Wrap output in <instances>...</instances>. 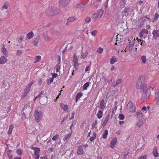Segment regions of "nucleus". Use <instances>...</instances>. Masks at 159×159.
Instances as JSON below:
<instances>
[{
	"instance_id": "1",
	"label": "nucleus",
	"mask_w": 159,
	"mask_h": 159,
	"mask_svg": "<svg viewBox=\"0 0 159 159\" xmlns=\"http://www.w3.org/2000/svg\"><path fill=\"white\" fill-rule=\"evenodd\" d=\"M145 80V76L141 75L139 77L138 81L136 84L137 88L142 90L140 92L142 94V99H143L148 98L150 95L151 90H153L151 86L144 84Z\"/></svg>"
},
{
	"instance_id": "2",
	"label": "nucleus",
	"mask_w": 159,
	"mask_h": 159,
	"mask_svg": "<svg viewBox=\"0 0 159 159\" xmlns=\"http://www.w3.org/2000/svg\"><path fill=\"white\" fill-rule=\"evenodd\" d=\"M127 111L128 112H134L136 111L134 104L132 102L129 101L127 105Z\"/></svg>"
},
{
	"instance_id": "3",
	"label": "nucleus",
	"mask_w": 159,
	"mask_h": 159,
	"mask_svg": "<svg viewBox=\"0 0 159 159\" xmlns=\"http://www.w3.org/2000/svg\"><path fill=\"white\" fill-rule=\"evenodd\" d=\"M43 113L41 111H39L36 110L34 113V116L35 120L37 122H39V120L42 118Z\"/></svg>"
},
{
	"instance_id": "4",
	"label": "nucleus",
	"mask_w": 159,
	"mask_h": 159,
	"mask_svg": "<svg viewBox=\"0 0 159 159\" xmlns=\"http://www.w3.org/2000/svg\"><path fill=\"white\" fill-rule=\"evenodd\" d=\"M103 11H97V12L94 13L93 14V18L96 19L100 17L103 12Z\"/></svg>"
},
{
	"instance_id": "5",
	"label": "nucleus",
	"mask_w": 159,
	"mask_h": 159,
	"mask_svg": "<svg viewBox=\"0 0 159 159\" xmlns=\"http://www.w3.org/2000/svg\"><path fill=\"white\" fill-rule=\"evenodd\" d=\"M70 0H60L59 4L61 7H66L70 2Z\"/></svg>"
},
{
	"instance_id": "6",
	"label": "nucleus",
	"mask_w": 159,
	"mask_h": 159,
	"mask_svg": "<svg viewBox=\"0 0 159 159\" xmlns=\"http://www.w3.org/2000/svg\"><path fill=\"white\" fill-rule=\"evenodd\" d=\"M46 13H47L49 16H52L57 15L59 13V11H46Z\"/></svg>"
},
{
	"instance_id": "7",
	"label": "nucleus",
	"mask_w": 159,
	"mask_h": 159,
	"mask_svg": "<svg viewBox=\"0 0 159 159\" xmlns=\"http://www.w3.org/2000/svg\"><path fill=\"white\" fill-rule=\"evenodd\" d=\"M121 83L122 79L117 77L116 82L113 81L111 84V86L113 87H115L118 84H121Z\"/></svg>"
},
{
	"instance_id": "8",
	"label": "nucleus",
	"mask_w": 159,
	"mask_h": 159,
	"mask_svg": "<svg viewBox=\"0 0 159 159\" xmlns=\"http://www.w3.org/2000/svg\"><path fill=\"white\" fill-rule=\"evenodd\" d=\"M85 7V4L82 2H79L76 5V7H75V8L78 9H84Z\"/></svg>"
},
{
	"instance_id": "9",
	"label": "nucleus",
	"mask_w": 159,
	"mask_h": 159,
	"mask_svg": "<svg viewBox=\"0 0 159 159\" xmlns=\"http://www.w3.org/2000/svg\"><path fill=\"white\" fill-rule=\"evenodd\" d=\"M117 138L116 137L113 138L110 143V147L112 148H114L117 143Z\"/></svg>"
},
{
	"instance_id": "10",
	"label": "nucleus",
	"mask_w": 159,
	"mask_h": 159,
	"mask_svg": "<svg viewBox=\"0 0 159 159\" xmlns=\"http://www.w3.org/2000/svg\"><path fill=\"white\" fill-rule=\"evenodd\" d=\"M77 154L79 155H82L84 153L83 146L82 145H80L78 147L77 149Z\"/></svg>"
},
{
	"instance_id": "11",
	"label": "nucleus",
	"mask_w": 159,
	"mask_h": 159,
	"mask_svg": "<svg viewBox=\"0 0 159 159\" xmlns=\"http://www.w3.org/2000/svg\"><path fill=\"white\" fill-rule=\"evenodd\" d=\"M78 59L77 58V56L75 54H74L73 55V61L74 63V66L76 68L78 66Z\"/></svg>"
},
{
	"instance_id": "12",
	"label": "nucleus",
	"mask_w": 159,
	"mask_h": 159,
	"mask_svg": "<svg viewBox=\"0 0 159 159\" xmlns=\"http://www.w3.org/2000/svg\"><path fill=\"white\" fill-rule=\"evenodd\" d=\"M154 101L157 105H159V92H155Z\"/></svg>"
},
{
	"instance_id": "13",
	"label": "nucleus",
	"mask_w": 159,
	"mask_h": 159,
	"mask_svg": "<svg viewBox=\"0 0 159 159\" xmlns=\"http://www.w3.org/2000/svg\"><path fill=\"white\" fill-rule=\"evenodd\" d=\"M152 34L153 35V38L156 39L157 37H159V30H154L153 31Z\"/></svg>"
},
{
	"instance_id": "14",
	"label": "nucleus",
	"mask_w": 159,
	"mask_h": 159,
	"mask_svg": "<svg viewBox=\"0 0 159 159\" xmlns=\"http://www.w3.org/2000/svg\"><path fill=\"white\" fill-rule=\"evenodd\" d=\"M106 107V103L105 102L104 100L102 99L100 102V105L98 107L102 110L104 109Z\"/></svg>"
},
{
	"instance_id": "15",
	"label": "nucleus",
	"mask_w": 159,
	"mask_h": 159,
	"mask_svg": "<svg viewBox=\"0 0 159 159\" xmlns=\"http://www.w3.org/2000/svg\"><path fill=\"white\" fill-rule=\"evenodd\" d=\"M76 20V18L74 17H69L67 20L66 25L68 26L70 22H72Z\"/></svg>"
},
{
	"instance_id": "16",
	"label": "nucleus",
	"mask_w": 159,
	"mask_h": 159,
	"mask_svg": "<svg viewBox=\"0 0 159 159\" xmlns=\"http://www.w3.org/2000/svg\"><path fill=\"white\" fill-rule=\"evenodd\" d=\"M101 2V0H95L93 1V3H92V2H91V4H93L96 8L98 7V5H99Z\"/></svg>"
},
{
	"instance_id": "17",
	"label": "nucleus",
	"mask_w": 159,
	"mask_h": 159,
	"mask_svg": "<svg viewBox=\"0 0 159 159\" xmlns=\"http://www.w3.org/2000/svg\"><path fill=\"white\" fill-rule=\"evenodd\" d=\"M148 33V31L147 29H144L141 30L140 32V37L141 38L143 37L144 34H147Z\"/></svg>"
},
{
	"instance_id": "18",
	"label": "nucleus",
	"mask_w": 159,
	"mask_h": 159,
	"mask_svg": "<svg viewBox=\"0 0 159 159\" xmlns=\"http://www.w3.org/2000/svg\"><path fill=\"white\" fill-rule=\"evenodd\" d=\"M40 39V36H37L34 39L33 42V44L34 46H37L39 42V40Z\"/></svg>"
},
{
	"instance_id": "19",
	"label": "nucleus",
	"mask_w": 159,
	"mask_h": 159,
	"mask_svg": "<svg viewBox=\"0 0 159 159\" xmlns=\"http://www.w3.org/2000/svg\"><path fill=\"white\" fill-rule=\"evenodd\" d=\"M7 61V59L4 56H2L0 58V64H3Z\"/></svg>"
},
{
	"instance_id": "20",
	"label": "nucleus",
	"mask_w": 159,
	"mask_h": 159,
	"mask_svg": "<svg viewBox=\"0 0 159 159\" xmlns=\"http://www.w3.org/2000/svg\"><path fill=\"white\" fill-rule=\"evenodd\" d=\"M1 52L6 57L8 56L7 51L5 48L4 46H3L1 49Z\"/></svg>"
},
{
	"instance_id": "21",
	"label": "nucleus",
	"mask_w": 159,
	"mask_h": 159,
	"mask_svg": "<svg viewBox=\"0 0 159 159\" xmlns=\"http://www.w3.org/2000/svg\"><path fill=\"white\" fill-rule=\"evenodd\" d=\"M32 149H33L34 150V154L36 155H39L40 150L39 148L37 147H32Z\"/></svg>"
},
{
	"instance_id": "22",
	"label": "nucleus",
	"mask_w": 159,
	"mask_h": 159,
	"mask_svg": "<svg viewBox=\"0 0 159 159\" xmlns=\"http://www.w3.org/2000/svg\"><path fill=\"white\" fill-rule=\"evenodd\" d=\"M139 21L141 25H144L146 21L144 17H142L140 18L139 20Z\"/></svg>"
},
{
	"instance_id": "23",
	"label": "nucleus",
	"mask_w": 159,
	"mask_h": 159,
	"mask_svg": "<svg viewBox=\"0 0 159 159\" xmlns=\"http://www.w3.org/2000/svg\"><path fill=\"white\" fill-rule=\"evenodd\" d=\"M83 95V94L82 93H77L76 97H75V102H77L78 100L81 98Z\"/></svg>"
},
{
	"instance_id": "24",
	"label": "nucleus",
	"mask_w": 159,
	"mask_h": 159,
	"mask_svg": "<svg viewBox=\"0 0 159 159\" xmlns=\"http://www.w3.org/2000/svg\"><path fill=\"white\" fill-rule=\"evenodd\" d=\"M153 153L155 157H157L159 156V153L157 152V149L156 147L154 148Z\"/></svg>"
},
{
	"instance_id": "25",
	"label": "nucleus",
	"mask_w": 159,
	"mask_h": 159,
	"mask_svg": "<svg viewBox=\"0 0 159 159\" xmlns=\"http://www.w3.org/2000/svg\"><path fill=\"white\" fill-rule=\"evenodd\" d=\"M33 33L32 31H31L27 34L26 37L28 39H30L33 37Z\"/></svg>"
},
{
	"instance_id": "26",
	"label": "nucleus",
	"mask_w": 159,
	"mask_h": 159,
	"mask_svg": "<svg viewBox=\"0 0 159 159\" xmlns=\"http://www.w3.org/2000/svg\"><path fill=\"white\" fill-rule=\"evenodd\" d=\"M117 61V59L115 56H113L110 60V63L111 64H113L116 62Z\"/></svg>"
},
{
	"instance_id": "27",
	"label": "nucleus",
	"mask_w": 159,
	"mask_h": 159,
	"mask_svg": "<svg viewBox=\"0 0 159 159\" xmlns=\"http://www.w3.org/2000/svg\"><path fill=\"white\" fill-rule=\"evenodd\" d=\"M61 107L65 111H67L68 109V106L67 105L64 104L63 103H61L60 104Z\"/></svg>"
},
{
	"instance_id": "28",
	"label": "nucleus",
	"mask_w": 159,
	"mask_h": 159,
	"mask_svg": "<svg viewBox=\"0 0 159 159\" xmlns=\"http://www.w3.org/2000/svg\"><path fill=\"white\" fill-rule=\"evenodd\" d=\"M72 134V132H71L70 133H69L67 135L65 136L63 139V140L64 141H65L70 138L71 135Z\"/></svg>"
},
{
	"instance_id": "29",
	"label": "nucleus",
	"mask_w": 159,
	"mask_h": 159,
	"mask_svg": "<svg viewBox=\"0 0 159 159\" xmlns=\"http://www.w3.org/2000/svg\"><path fill=\"white\" fill-rule=\"evenodd\" d=\"M108 134V131L107 129L105 130L102 135V138L104 139H106L107 138Z\"/></svg>"
},
{
	"instance_id": "30",
	"label": "nucleus",
	"mask_w": 159,
	"mask_h": 159,
	"mask_svg": "<svg viewBox=\"0 0 159 159\" xmlns=\"http://www.w3.org/2000/svg\"><path fill=\"white\" fill-rule=\"evenodd\" d=\"M14 128L13 126L12 125H11L9 128V129L8 131V134L10 135L11 134L12 131Z\"/></svg>"
},
{
	"instance_id": "31",
	"label": "nucleus",
	"mask_w": 159,
	"mask_h": 159,
	"mask_svg": "<svg viewBox=\"0 0 159 159\" xmlns=\"http://www.w3.org/2000/svg\"><path fill=\"white\" fill-rule=\"evenodd\" d=\"M137 115L138 117H140L141 118L143 117V114L141 111L138 110L137 111Z\"/></svg>"
},
{
	"instance_id": "32",
	"label": "nucleus",
	"mask_w": 159,
	"mask_h": 159,
	"mask_svg": "<svg viewBox=\"0 0 159 159\" xmlns=\"http://www.w3.org/2000/svg\"><path fill=\"white\" fill-rule=\"evenodd\" d=\"M102 111L101 110H99L97 114V116L98 119L102 118Z\"/></svg>"
},
{
	"instance_id": "33",
	"label": "nucleus",
	"mask_w": 159,
	"mask_h": 159,
	"mask_svg": "<svg viewBox=\"0 0 159 159\" xmlns=\"http://www.w3.org/2000/svg\"><path fill=\"white\" fill-rule=\"evenodd\" d=\"M90 82H87L85 83L83 85V88L84 90H86L87 89L88 87L89 86Z\"/></svg>"
},
{
	"instance_id": "34",
	"label": "nucleus",
	"mask_w": 159,
	"mask_h": 159,
	"mask_svg": "<svg viewBox=\"0 0 159 159\" xmlns=\"http://www.w3.org/2000/svg\"><path fill=\"white\" fill-rule=\"evenodd\" d=\"M135 41V39H134L133 40L130 42L128 45V47L130 48H132L134 46V42Z\"/></svg>"
},
{
	"instance_id": "35",
	"label": "nucleus",
	"mask_w": 159,
	"mask_h": 159,
	"mask_svg": "<svg viewBox=\"0 0 159 159\" xmlns=\"http://www.w3.org/2000/svg\"><path fill=\"white\" fill-rule=\"evenodd\" d=\"M96 136V134L95 133H93L92 136H91L89 140L91 142H93L94 140L95 139Z\"/></svg>"
},
{
	"instance_id": "36",
	"label": "nucleus",
	"mask_w": 159,
	"mask_h": 159,
	"mask_svg": "<svg viewBox=\"0 0 159 159\" xmlns=\"http://www.w3.org/2000/svg\"><path fill=\"white\" fill-rule=\"evenodd\" d=\"M142 62L144 64H145L146 62L147 59L146 57L145 56H142L141 57Z\"/></svg>"
},
{
	"instance_id": "37",
	"label": "nucleus",
	"mask_w": 159,
	"mask_h": 159,
	"mask_svg": "<svg viewBox=\"0 0 159 159\" xmlns=\"http://www.w3.org/2000/svg\"><path fill=\"white\" fill-rule=\"evenodd\" d=\"M87 52H86L85 53L83 52L82 51L81 52V58L84 59L88 55Z\"/></svg>"
},
{
	"instance_id": "38",
	"label": "nucleus",
	"mask_w": 159,
	"mask_h": 159,
	"mask_svg": "<svg viewBox=\"0 0 159 159\" xmlns=\"http://www.w3.org/2000/svg\"><path fill=\"white\" fill-rule=\"evenodd\" d=\"M85 21L86 23H89L91 21V19L90 17L87 16L86 17Z\"/></svg>"
},
{
	"instance_id": "39",
	"label": "nucleus",
	"mask_w": 159,
	"mask_h": 159,
	"mask_svg": "<svg viewBox=\"0 0 159 159\" xmlns=\"http://www.w3.org/2000/svg\"><path fill=\"white\" fill-rule=\"evenodd\" d=\"M41 57L40 56H37L35 58V61L34 63H36V62L39 61L41 60Z\"/></svg>"
},
{
	"instance_id": "40",
	"label": "nucleus",
	"mask_w": 159,
	"mask_h": 159,
	"mask_svg": "<svg viewBox=\"0 0 159 159\" xmlns=\"http://www.w3.org/2000/svg\"><path fill=\"white\" fill-rule=\"evenodd\" d=\"M53 77H51L49 78L48 80V81L47 83L48 84H50L52 83L53 81Z\"/></svg>"
},
{
	"instance_id": "41",
	"label": "nucleus",
	"mask_w": 159,
	"mask_h": 159,
	"mask_svg": "<svg viewBox=\"0 0 159 159\" xmlns=\"http://www.w3.org/2000/svg\"><path fill=\"white\" fill-rule=\"evenodd\" d=\"M34 81L33 80L31 81L28 84L27 86H26V87L29 88V89H30L31 85L34 83Z\"/></svg>"
},
{
	"instance_id": "42",
	"label": "nucleus",
	"mask_w": 159,
	"mask_h": 159,
	"mask_svg": "<svg viewBox=\"0 0 159 159\" xmlns=\"http://www.w3.org/2000/svg\"><path fill=\"white\" fill-rule=\"evenodd\" d=\"M108 119L109 118L108 117V116L105 118V120L103 121L102 125L103 126H104L107 124L108 121Z\"/></svg>"
},
{
	"instance_id": "43",
	"label": "nucleus",
	"mask_w": 159,
	"mask_h": 159,
	"mask_svg": "<svg viewBox=\"0 0 159 159\" xmlns=\"http://www.w3.org/2000/svg\"><path fill=\"white\" fill-rule=\"evenodd\" d=\"M118 118L119 120H122L124 119L125 116L122 114H120L119 115Z\"/></svg>"
},
{
	"instance_id": "44",
	"label": "nucleus",
	"mask_w": 159,
	"mask_h": 159,
	"mask_svg": "<svg viewBox=\"0 0 159 159\" xmlns=\"http://www.w3.org/2000/svg\"><path fill=\"white\" fill-rule=\"evenodd\" d=\"M56 72H58L59 71L61 68V65L59 64H57L56 66Z\"/></svg>"
},
{
	"instance_id": "45",
	"label": "nucleus",
	"mask_w": 159,
	"mask_h": 159,
	"mask_svg": "<svg viewBox=\"0 0 159 159\" xmlns=\"http://www.w3.org/2000/svg\"><path fill=\"white\" fill-rule=\"evenodd\" d=\"M59 135L58 134H57L54 135L52 138V140L55 141L59 138Z\"/></svg>"
},
{
	"instance_id": "46",
	"label": "nucleus",
	"mask_w": 159,
	"mask_h": 159,
	"mask_svg": "<svg viewBox=\"0 0 159 159\" xmlns=\"http://www.w3.org/2000/svg\"><path fill=\"white\" fill-rule=\"evenodd\" d=\"M97 33V31L96 30H94L91 33L92 35L93 36H95Z\"/></svg>"
},
{
	"instance_id": "47",
	"label": "nucleus",
	"mask_w": 159,
	"mask_h": 159,
	"mask_svg": "<svg viewBox=\"0 0 159 159\" xmlns=\"http://www.w3.org/2000/svg\"><path fill=\"white\" fill-rule=\"evenodd\" d=\"M102 51L103 49L101 47H99L97 51L98 53H99L100 54H101L102 52Z\"/></svg>"
},
{
	"instance_id": "48",
	"label": "nucleus",
	"mask_w": 159,
	"mask_h": 159,
	"mask_svg": "<svg viewBox=\"0 0 159 159\" xmlns=\"http://www.w3.org/2000/svg\"><path fill=\"white\" fill-rule=\"evenodd\" d=\"M159 17V15L158 13H156L154 16V20H157L158 19Z\"/></svg>"
},
{
	"instance_id": "49",
	"label": "nucleus",
	"mask_w": 159,
	"mask_h": 159,
	"mask_svg": "<svg viewBox=\"0 0 159 159\" xmlns=\"http://www.w3.org/2000/svg\"><path fill=\"white\" fill-rule=\"evenodd\" d=\"M142 124H143L142 122L141 121H139L137 123V126H138L139 128L141 127V126L142 125Z\"/></svg>"
},
{
	"instance_id": "50",
	"label": "nucleus",
	"mask_w": 159,
	"mask_h": 159,
	"mask_svg": "<svg viewBox=\"0 0 159 159\" xmlns=\"http://www.w3.org/2000/svg\"><path fill=\"white\" fill-rule=\"evenodd\" d=\"M22 52L20 50H17L16 52V55L17 56H20L22 54Z\"/></svg>"
},
{
	"instance_id": "51",
	"label": "nucleus",
	"mask_w": 159,
	"mask_h": 159,
	"mask_svg": "<svg viewBox=\"0 0 159 159\" xmlns=\"http://www.w3.org/2000/svg\"><path fill=\"white\" fill-rule=\"evenodd\" d=\"M108 0H106L104 3V7L105 9L107 8L108 6Z\"/></svg>"
},
{
	"instance_id": "52",
	"label": "nucleus",
	"mask_w": 159,
	"mask_h": 159,
	"mask_svg": "<svg viewBox=\"0 0 159 159\" xmlns=\"http://www.w3.org/2000/svg\"><path fill=\"white\" fill-rule=\"evenodd\" d=\"M8 4H6V3H5L4 4V5L2 7V8L7 9L8 7Z\"/></svg>"
},
{
	"instance_id": "53",
	"label": "nucleus",
	"mask_w": 159,
	"mask_h": 159,
	"mask_svg": "<svg viewBox=\"0 0 159 159\" xmlns=\"http://www.w3.org/2000/svg\"><path fill=\"white\" fill-rule=\"evenodd\" d=\"M147 156L146 155L144 156H141L139 157V159H146Z\"/></svg>"
},
{
	"instance_id": "54",
	"label": "nucleus",
	"mask_w": 159,
	"mask_h": 159,
	"mask_svg": "<svg viewBox=\"0 0 159 159\" xmlns=\"http://www.w3.org/2000/svg\"><path fill=\"white\" fill-rule=\"evenodd\" d=\"M30 89H29V88H27V87H25V90H24V93H27H27H28L29 92L30 90Z\"/></svg>"
},
{
	"instance_id": "55",
	"label": "nucleus",
	"mask_w": 159,
	"mask_h": 159,
	"mask_svg": "<svg viewBox=\"0 0 159 159\" xmlns=\"http://www.w3.org/2000/svg\"><path fill=\"white\" fill-rule=\"evenodd\" d=\"M16 152L19 155H21V150L20 149H17L16 151Z\"/></svg>"
},
{
	"instance_id": "56",
	"label": "nucleus",
	"mask_w": 159,
	"mask_h": 159,
	"mask_svg": "<svg viewBox=\"0 0 159 159\" xmlns=\"http://www.w3.org/2000/svg\"><path fill=\"white\" fill-rule=\"evenodd\" d=\"M90 70V66H86L85 69V71L86 72H87L89 70Z\"/></svg>"
},
{
	"instance_id": "57",
	"label": "nucleus",
	"mask_w": 159,
	"mask_h": 159,
	"mask_svg": "<svg viewBox=\"0 0 159 159\" xmlns=\"http://www.w3.org/2000/svg\"><path fill=\"white\" fill-rule=\"evenodd\" d=\"M22 40H23V37L22 36H20V37L19 38V39L18 40V42L19 43H20L21 42H22Z\"/></svg>"
},
{
	"instance_id": "58",
	"label": "nucleus",
	"mask_w": 159,
	"mask_h": 159,
	"mask_svg": "<svg viewBox=\"0 0 159 159\" xmlns=\"http://www.w3.org/2000/svg\"><path fill=\"white\" fill-rule=\"evenodd\" d=\"M141 110L142 111H148L147 107L145 106H144L143 107H142V108L141 109Z\"/></svg>"
},
{
	"instance_id": "59",
	"label": "nucleus",
	"mask_w": 159,
	"mask_h": 159,
	"mask_svg": "<svg viewBox=\"0 0 159 159\" xmlns=\"http://www.w3.org/2000/svg\"><path fill=\"white\" fill-rule=\"evenodd\" d=\"M67 117V116L66 117L63 118H62V120H61V124H63V123L64 122V121H65V120H66Z\"/></svg>"
},
{
	"instance_id": "60",
	"label": "nucleus",
	"mask_w": 159,
	"mask_h": 159,
	"mask_svg": "<svg viewBox=\"0 0 159 159\" xmlns=\"http://www.w3.org/2000/svg\"><path fill=\"white\" fill-rule=\"evenodd\" d=\"M51 74L52 75V77H53V78H56L57 76V73H52Z\"/></svg>"
},
{
	"instance_id": "61",
	"label": "nucleus",
	"mask_w": 159,
	"mask_h": 159,
	"mask_svg": "<svg viewBox=\"0 0 159 159\" xmlns=\"http://www.w3.org/2000/svg\"><path fill=\"white\" fill-rule=\"evenodd\" d=\"M27 95V93L24 92V93L21 95L22 98H24Z\"/></svg>"
},
{
	"instance_id": "62",
	"label": "nucleus",
	"mask_w": 159,
	"mask_h": 159,
	"mask_svg": "<svg viewBox=\"0 0 159 159\" xmlns=\"http://www.w3.org/2000/svg\"><path fill=\"white\" fill-rule=\"evenodd\" d=\"M98 123L97 121V120H95L93 122V124H92L93 125V126L96 125Z\"/></svg>"
},
{
	"instance_id": "63",
	"label": "nucleus",
	"mask_w": 159,
	"mask_h": 159,
	"mask_svg": "<svg viewBox=\"0 0 159 159\" xmlns=\"http://www.w3.org/2000/svg\"><path fill=\"white\" fill-rule=\"evenodd\" d=\"M74 115H75V113L74 112H73L72 113V114H71L72 117L70 118V120H71L73 118H74Z\"/></svg>"
},
{
	"instance_id": "64",
	"label": "nucleus",
	"mask_w": 159,
	"mask_h": 159,
	"mask_svg": "<svg viewBox=\"0 0 159 159\" xmlns=\"http://www.w3.org/2000/svg\"><path fill=\"white\" fill-rule=\"evenodd\" d=\"M51 25V23H49L48 25H46L44 26L43 28H46L47 27H49V26H50Z\"/></svg>"
}]
</instances>
